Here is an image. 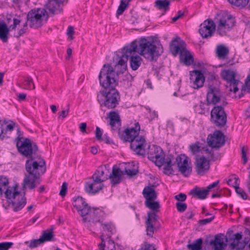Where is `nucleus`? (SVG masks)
<instances>
[{"mask_svg":"<svg viewBox=\"0 0 250 250\" xmlns=\"http://www.w3.org/2000/svg\"><path fill=\"white\" fill-rule=\"evenodd\" d=\"M16 146L21 154L29 158L25 162V169L28 174H25L22 184L23 188L32 189L41 183L40 176L46 171L45 162L40 157L32 156L37 153L38 147L29 138L18 136Z\"/></svg>","mask_w":250,"mask_h":250,"instance_id":"f257e3e1","label":"nucleus"},{"mask_svg":"<svg viewBox=\"0 0 250 250\" xmlns=\"http://www.w3.org/2000/svg\"><path fill=\"white\" fill-rule=\"evenodd\" d=\"M100 85L104 87L97 95L98 102L101 105L112 109L117 106L120 100L119 92L115 89L118 84V73L109 64H104L99 76Z\"/></svg>","mask_w":250,"mask_h":250,"instance_id":"f03ea898","label":"nucleus"},{"mask_svg":"<svg viewBox=\"0 0 250 250\" xmlns=\"http://www.w3.org/2000/svg\"><path fill=\"white\" fill-rule=\"evenodd\" d=\"M140 131V125L136 122L133 127L125 129L122 133L119 132V136L124 141L130 142V148L136 154L144 156L146 154V143L145 138L139 135Z\"/></svg>","mask_w":250,"mask_h":250,"instance_id":"7ed1b4c3","label":"nucleus"},{"mask_svg":"<svg viewBox=\"0 0 250 250\" xmlns=\"http://www.w3.org/2000/svg\"><path fill=\"white\" fill-rule=\"evenodd\" d=\"M136 46L134 52H137L141 56L150 61L156 60L159 55L157 47L153 42L148 41L145 38L131 42L129 45Z\"/></svg>","mask_w":250,"mask_h":250,"instance_id":"20e7f679","label":"nucleus"},{"mask_svg":"<svg viewBox=\"0 0 250 250\" xmlns=\"http://www.w3.org/2000/svg\"><path fill=\"white\" fill-rule=\"evenodd\" d=\"M147 158L158 167L163 166L165 174L167 175L172 174L171 160L169 159L166 162L165 161V154L161 147L156 145L149 146L147 151Z\"/></svg>","mask_w":250,"mask_h":250,"instance_id":"39448f33","label":"nucleus"},{"mask_svg":"<svg viewBox=\"0 0 250 250\" xmlns=\"http://www.w3.org/2000/svg\"><path fill=\"white\" fill-rule=\"evenodd\" d=\"M179 55L180 62L186 66L191 65L194 63V58L191 52L186 48V42L179 36L173 38V55Z\"/></svg>","mask_w":250,"mask_h":250,"instance_id":"423d86ee","label":"nucleus"},{"mask_svg":"<svg viewBox=\"0 0 250 250\" xmlns=\"http://www.w3.org/2000/svg\"><path fill=\"white\" fill-rule=\"evenodd\" d=\"M234 18L228 12L221 11L216 18V28L217 33L221 36L227 35L234 26Z\"/></svg>","mask_w":250,"mask_h":250,"instance_id":"0eeeda50","label":"nucleus"},{"mask_svg":"<svg viewBox=\"0 0 250 250\" xmlns=\"http://www.w3.org/2000/svg\"><path fill=\"white\" fill-rule=\"evenodd\" d=\"M48 18V13L44 8H34L27 14V19L31 28L41 27Z\"/></svg>","mask_w":250,"mask_h":250,"instance_id":"6e6552de","label":"nucleus"},{"mask_svg":"<svg viewBox=\"0 0 250 250\" xmlns=\"http://www.w3.org/2000/svg\"><path fill=\"white\" fill-rule=\"evenodd\" d=\"M12 190H7L6 198L11 200L13 210L18 211L21 210L26 204V199L24 193L18 190V188L11 193Z\"/></svg>","mask_w":250,"mask_h":250,"instance_id":"1a4fd4ad","label":"nucleus"},{"mask_svg":"<svg viewBox=\"0 0 250 250\" xmlns=\"http://www.w3.org/2000/svg\"><path fill=\"white\" fill-rule=\"evenodd\" d=\"M210 121L218 127H224L227 123V114L221 105L214 106L210 112Z\"/></svg>","mask_w":250,"mask_h":250,"instance_id":"9d476101","label":"nucleus"},{"mask_svg":"<svg viewBox=\"0 0 250 250\" xmlns=\"http://www.w3.org/2000/svg\"><path fill=\"white\" fill-rule=\"evenodd\" d=\"M236 72L230 69H225L221 71L220 75L222 78L227 83V86L230 91L236 93L238 90V86L241 84L240 82L236 79Z\"/></svg>","mask_w":250,"mask_h":250,"instance_id":"9b49d317","label":"nucleus"},{"mask_svg":"<svg viewBox=\"0 0 250 250\" xmlns=\"http://www.w3.org/2000/svg\"><path fill=\"white\" fill-rule=\"evenodd\" d=\"M179 171L185 177H188L192 172V166L190 159L185 154H181L176 159Z\"/></svg>","mask_w":250,"mask_h":250,"instance_id":"f8f14e48","label":"nucleus"},{"mask_svg":"<svg viewBox=\"0 0 250 250\" xmlns=\"http://www.w3.org/2000/svg\"><path fill=\"white\" fill-rule=\"evenodd\" d=\"M215 30V23L211 19H207L200 24L199 33L202 38L208 39L213 36Z\"/></svg>","mask_w":250,"mask_h":250,"instance_id":"ddd939ff","label":"nucleus"},{"mask_svg":"<svg viewBox=\"0 0 250 250\" xmlns=\"http://www.w3.org/2000/svg\"><path fill=\"white\" fill-rule=\"evenodd\" d=\"M21 21L19 19L14 18L13 24L8 27L4 21H0V40L3 42H7L10 31L15 30L17 25L20 24Z\"/></svg>","mask_w":250,"mask_h":250,"instance_id":"4468645a","label":"nucleus"},{"mask_svg":"<svg viewBox=\"0 0 250 250\" xmlns=\"http://www.w3.org/2000/svg\"><path fill=\"white\" fill-rule=\"evenodd\" d=\"M208 89L207 94L208 103L214 105L218 104L221 101L222 93L219 85H217V82H215V85L210 83L208 85Z\"/></svg>","mask_w":250,"mask_h":250,"instance_id":"2eb2a0df","label":"nucleus"},{"mask_svg":"<svg viewBox=\"0 0 250 250\" xmlns=\"http://www.w3.org/2000/svg\"><path fill=\"white\" fill-rule=\"evenodd\" d=\"M225 142V136L220 130H215L207 138V143L212 148H220L224 145Z\"/></svg>","mask_w":250,"mask_h":250,"instance_id":"dca6fc26","label":"nucleus"},{"mask_svg":"<svg viewBox=\"0 0 250 250\" xmlns=\"http://www.w3.org/2000/svg\"><path fill=\"white\" fill-rule=\"evenodd\" d=\"M190 152L193 155L198 154L202 150L204 151L207 154L208 158L211 161H215L219 157L218 154H214L212 149H209L207 147L202 146L201 144L197 142L194 144H191L189 146Z\"/></svg>","mask_w":250,"mask_h":250,"instance_id":"f3484780","label":"nucleus"},{"mask_svg":"<svg viewBox=\"0 0 250 250\" xmlns=\"http://www.w3.org/2000/svg\"><path fill=\"white\" fill-rule=\"evenodd\" d=\"M92 181L85 183L84 188L86 192L90 195H94L101 190L104 185L103 180L92 176Z\"/></svg>","mask_w":250,"mask_h":250,"instance_id":"a211bd4d","label":"nucleus"},{"mask_svg":"<svg viewBox=\"0 0 250 250\" xmlns=\"http://www.w3.org/2000/svg\"><path fill=\"white\" fill-rule=\"evenodd\" d=\"M136 46H133L132 45H127L124 47L122 49L121 55H117L119 60L117 63V65H120L123 69H125L127 66V61L128 59L129 56H130L136 48Z\"/></svg>","mask_w":250,"mask_h":250,"instance_id":"6ab92c4d","label":"nucleus"},{"mask_svg":"<svg viewBox=\"0 0 250 250\" xmlns=\"http://www.w3.org/2000/svg\"><path fill=\"white\" fill-rule=\"evenodd\" d=\"M209 161L205 156L196 157L195 169L198 175L203 176L208 171L210 168Z\"/></svg>","mask_w":250,"mask_h":250,"instance_id":"aec40b11","label":"nucleus"},{"mask_svg":"<svg viewBox=\"0 0 250 250\" xmlns=\"http://www.w3.org/2000/svg\"><path fill=\"white\" fill-rule=\"evenodd\" d=\"M190 73V83L194 89L202 87L205 82V76L200 70H194L191 71Z\"/></svg>","mask_w":250,"mask_h":250,"instance_id":"412c9836","label":"nucleus"},{"mask_svg":"<svg viewBox=\"0 0 250 250\" xmlns=\"http://www.w3.org/2000/svg\"><path fill=\"white\" fill-rule=\"evenodd\" d=\"M159 216L155 212H148L147 218L146 222V234L152 237L154 233V227L157 226Z\"/></svg>","mask_w":250,"mask_h":250,"instance_id":"4be33fe9","label":"nucleus"},{"mask_svg":"<svg viewBox=\"0 0 250 250\" xmlns=\"http://www.w3.org/2000/svg\"><path fill=\"white\" fill-rule=\"evenodd\" d=\"M73 205L81 216L84 217L87 215L88 209L90 207L85 202L84 199L79 196L73 198Z\"/></svg>","mask_w":250,"mask_h":250,"instance_id":"5701e85b","label":"nucleus"},{"mask_svg":"<svg viewBox=\"0 0 250 250\" xmlns=\"http://www.w3.org/2000/svg\"><path fill=\"white\" fill-rule=\"evenodd\" d=\"M65 0H49L45 5V10L51 14H58L62 10V4Z\"/></svg>","mask_w":250,"mask_h":250,"instance_id":"b1692460","label":"nucleus"},{"mask_svg":"<svg viewBox=\"0 0 250 250\" xmlns=\"http://www.w3.org/2000/svg\"><path fill=\"white\" fill-rule=\"evenodd\" d=\"M104 211L99 208H91L89 207L87 211V215L83 217V220L84 222L88 221L89 222H100V218H103L104 216Z\"/></svg>","mask_w":250,"mask_h":250,"instance_id":"393cba45","label":"nucleus"},{"mask_svg":"<svg viewBox=\"0 0 250 250\" xmlns=\"http://www.w3.org/2000/svg\"><path fill=\"white\" fill-rule=\"evenodd\" d=\"M242 233L237 232L229 237V246L231 249L240 250L244 248V244L242 243Z\"/></svg>","mask_w":250,"mask_h":250,"instance_id":"a878e982","label":"nucleus"},{"mask_svg":"<svg viewBox=\"0 0 250 250\" xmlns=\"http://www.w3.org/2000/svg\"><path fill=\"white\" fill-rule=\"evenodd\" d=\"M108 117L110 119L109 125L112 131L113 132L117 131L118 134L119 132L122 133L124 131H121L120 128L121 120L119 114L115 111H111L109 113Z\"/></svg>","mask_w":250,"mask_h":250,"instance_id":"bb28decb","label":"nucleus"},{"mask_svg":"<svg viewBox=\"0 0 250 250\" xmlns=\"http://www.w3.org/2000/svg\"><path fill=\"white\" fill-rule=\"evenodd\" d=\"M124 172L120 168L115 166H113L112 172L108 176V179H110L112 186L119 184L121 182L122 176Z\"/></svg>","mask_w":250,"mask_h":250,"instance_id":"cd10ccee","label":"nucleus"},{"mask_svg":"<svg viewBox=\"0 0 250 250\" xmlns=\"http://www.w3.org/2000/svg\"><path fill=\"white\" fill-rule=\"evenodd\" d=\"M15 125V123L13 122L8 124L0 120V139L3 140L7 137V135L14 130Z\"/></svg>","mask_w":250,"mask_h":250,"instance_id":"c85d7f7f","label":"nucleus"},{"mask_svg":"<svg viewBox=\"0 0 250 250\" xmlns=\"http://www.w3.org/2000/svg\"><path fill=\"white\" fill-rule=\"evenodd\" d=\"M8 185V179L6 177L0 176V196H1L4 193L6 197V192L7 190H12L11 193L12 194L18 188L17 185L11 187H9Z\"/></svg>","mask_w":250,"mask_h":250,"instance_id":"c756f323","label":"nucleus"},{"mask_svg":"<svg viewBox=\"0 0 250 250\" xmlns=\"http://www.w3.org/2000/svg\"><path fill=\"white\" fill-rule=\"evenodd\" d=\"M108 165H104L99 167L92 176L97 179L103 180V182L108 179V173L109 172Z\"/></svg>","mask_w":250,"mask_h":250,"instance_id":"7c9ffc66","label":"nucleus"},{"mask_svg":"<svg viewBox=\"0 0 250 250\" xmlns=\"http://www.w3.org/2000/svg\"><path fill=\"white\" fill-rule=\"evenodd\" d=\"M115 231L114 226L112 223L102 224V234L100 238L103 239H110V238Z\"/></svg>","mask_w":250,"mask_h":250,"instance_id":"2f4dec72","label":"nucleus"},{"mask_svg":"<svg viewBox=\"0 0 250 250\" xmlns=\"http://www.w3.org/2000/svg\"><path fill=\"white\" fill-rule=\"evenodd\" d=\"M215 52L216 57L219 60H225L228 59L229 50V48L225 45H217Z\"/></svg>","mask_w":250,"mask_h":250,"instance_id":"473e14b6","label":"nucleus"},{"mask_svg":"<svg viewBox=\"0 0 250 250\" xmlns=\"http://www.w3.org/2000/svg\"><path fill=\"white\" fill-rule=\"evenodd\" d=\"M170 2L168 0H156L154 2V7L162 12V15H164L170 10Z\"/></svg>","mask_w":250,"mask_h":250,"instance_id":"72a5a7b5","label":"nucleus"},{"mask_svg":"<svg viewBox=\"0 0 250 250\" xmlns=\"http://www.w3.org/2000/svg\"><path fill=\"white\" fill-rule=\"evenodd\" d=\"M238 178L234 177L233 179H229L228 181L229 185H232L234 187L235 191L239 196L244 200L247 199V195L246 192L239 187Z\"/></svg>","mask_w":250,"mask_h":250,"instance_id":"f704fd0d","label":"nucleus"},{"mask_svg":"<svg viewBox=\"0 0 250 250\" xmlns=\"http://www.w3.org/2000/svg\"><path fill=\"white\" fill-rule=\"evenodd\" d=\"M137 53V52H134L129 57L130 58V65L133 70H136L142 63V58L136 54Z\"/></svg>","mask_w":250,"mask_h":250,"instance_id":"c9c22d12","label":"nucleus"},{"mask_svg":"<svg viewBox=\"0 0 250 250\" xmlns=\"http://www.w3.org/2000/svg\"><path fill=\"white\" fill-rule=\"evenodd\" d=\"M210 244L213 246L214 250H223L226 247L221 235L215 236L214 239L210 242Z\"/></svg>","mask_w":250,"mask_h":250,"instance_id":"e433bc0d","label":"nucleus"},{"mask_svg":"<svg viewBox=\"0 0 250 250\" xmlns=\"http://www.w3.org/2000/svg\"><path fill=\"white\" fill-rule=\"evenodd\" d=\"M143 194L146 201H154L157 198L156 193L152 187H145L143 190Z\"/></svg>","mask_w":250,"mask_h":250,"instance_id":"4c0bfd02","label":"nucleus"},{"mask_svg":"<svg viewBox=\"0 0 250 250\" xmlns=\"http://www.w3.org/2000/svg\"><path fill=\"white\" fill-rule=\"evenodd\" d=\"M189 193L193 197L202 200L207 197L208 192L206 189L201 190L200 188L196 187L191 190Z\"/></svg>","mask_w":250,"mask_h":250,"instance_id":"58836bf2","label":"nucleus"},{"mask_svg":"<svg viewBox=\"0 0 250 250\" xmlns=\"http://www.w3.org/2000/svg\"><path fill=\"white\" fill-rule=\"evenodd\" d=\"M133 78L129 73H126L123 75L122 79L120 81V83L125 88H129L132 85V82Z\"/></svg>","mask_w":250,"mask_h":250,"instance_id":"ea45409f","label":"nucleus"},{"mask_svg":"<svg viewBox=\"0 0 250 250\" xmlns=\"http://www.w3.org/2000/svg\"><path fill=\"white\" fill-rule=\"evenodd\" d=\"M146 206L152 210L149 212H155L156 215L157 212L159 211L160 206L158 202H155L153 201H146Z\"/></svg>","mask_w":250,"mask_h":250,"instance_id":"a19ab883","label":"nucleus"},{"mask_svg":"<svg viewBox=\"0 0 250 250\" xmlns=\"http://www.w3.org/2000/svg\"><path fill=\"white\" fill-rule=\"evenodd\" d=\"M203 240L199 238L194 241L192 243L188 244L187 248L190 250H202Z\"/></svg>","mask_w":250,"mask_h":250,"instance_id":"79ce46f5","label":"nucleus"},{"mask_svg":"<svg viewBox=\"0 0 250 250\" xmlns=\"http://www.w3.org/2000/svg\"><path fill=\"white\" fill-rule=\"evenodd\" d=\"M23 85L24 86V88L26 89L31 90L35 88L33 80L30 77H26L24 78Z\"/></svg>","mask_w":250,"mask_h":250,"instance_id":"37998d69","label":"nucleus"},{"mask_svg":"<svg viewBox=\"0 0 250 250\" xmlns=\"http://www.w3.org/2000/svg\"><path fill=\"white\" fill-rule=\"evenodd\" d=\"M53 237V232L51 230H45L40 237V239L42 243L45 242L50 241Z\"/></svg>","mask_w":250,"mask_h":250,"instance_id":"c03bdc74","label":"nucleus"},{"mask_svg":"<svg viewBox=\"0 0 250 250\" xmlns=\"http://www.w3.org/2000/svg\"><path fill=\"white\" fill-rule=\"evenodd\" d=\"M129 1L128 0H121L120 4L118 7V8L116 12V14L117 15H122L125 9L126 8L127 5L128 4V2Z\"/></svg>","mask_w":250,"mask_h":250,"instance_id":"a18cd8bd","label":"nucleus"},{"mask_svg":"<svg viewBox=\"0 0 250 250\" xmlns=\"http://www.w3.org/2000/svg\"><path fill=\"white\" fill-rule=\"evenodd\" d=\"M232 5L237 7H243L248 4L249 0H228Z\"/></svg>","mask_w":250,"mask_h":250,"instance_id":"49530a36","label":"nucleus"},{"mask_svg":"<svg viewBox=\"0 0 250 250\" xmlns=\"http://www.w3.org/2000/svg\"><path fill=\"white\" fill-rule=\"evenodd\" d=\"M175 206L177 210L180 212H184L187 208V204L184 202H177Z\"/></svg>","mask_w":250,"mask_h":250,"instance_id":"de8ad7c7","label":"nucleus"},{"mask_svg":"<svg viewBox=\"0 0 250 250\" xmlns=\"http://www.w3.org/2000/svg\"><path fill=\"white\" fill-rule=\"evenodd\" d=\"M27 29V23L26 22L23 25L22 27L19 30L18 33L17 34H14V37H15L16 38H19L20 36L23 35L26 32Z\"/></svg>","mask_w":250,"mask_h":250,"instance_id":"09e8293b","label":"nucleus"},{"mask_svg":"<svg viewBox=\"0 0 250 250\" xmlns=\"http://www.w3.org/2000/svg\"><path fill=\"white\" fill-rule=\"evenodd\" d=\"M42 244H43V243L41 242L40 238H39L38 239H34V240H31L30 241L28 246L31 249H33V248H35L37 247L38 246H39V245H40Z\"/></svg>","mask_w":250,"mask_h":250,"instance_id":"8fccbe9b","label":"nucleus"},{"mask_svg":"<svg viewBox=\"0 0 250 250\" xmlns=\"http://www.w3.org/2000/svg\"><path fill=\"white\" fill-rule=\"evenodd\" d=\"M185 17V11L184 10H178L176 15L173 17V22H175L177 20L183 19Z\"/></svg>","mask_w":250,"mask_h":250,"instance_id":"3c124183","label":"nucleus"},{"mask_svg":"<svg viewBox=\"0 0 250 250\" xmlns=\"http://www.w3.org/2000/svg\"><path fill=\"white\" fill-rule=\"evenodd\" d=\"M13 245L12 242H6L0 243V250H8Z\"/></svg>","mask_w":250,"mask_h":250,"instance_id":"603ef678","label":"nucleus"},{"mask_svg":"<svg viewBox=\"0 0 250 250\" xmlns=\"http://www.w3.org/2000/svg\"><path fill=\"white\" fill-rule=\"evenodd\" d=\"M101 239V242L98 244V247L99 250H107V242L106 239Z\"/></svg>","mask_w":250,"mask_h":250,"instance_id":"864d4df0","label":"nucleus"},{"mask_svg":"<svg viewBox=\"0 0 250 250\" xmlns=\"http://www.w3.org/2000/svg\"><path fill=\"white\" fill-rule=\"evenodd\" d=\"M175 199L177 200L178 202H183L187 199V195L183 193H180L174 197Z\"/></svg>","mask_w":250,"mask_h":250,"instance_id":"5fc2aeb1","label":"nucleus"},{"mask_svg":"<svg viewBox=\"0 0 250 250\" xmlns=\"http://www.w3.org/2000/svg\"><path fill=\"white\" fill-rule=\"evenodd\" d=\"M67 186L68 185L67 183L64 182L62 183L59 193L61 196L63 197L65 195L67 192Z\"/></svg>","mask_w":250,"mask_h":250,"instance_id":"6e6d98bb","label":"nucleus"},{"mask_svg":"<svg viewBox=\"0 0 250 250\" xmlns=\"http://www.w3.org/2000/svg\"><path fill=\"white\" fill-rule=\"evenodd\" d=\"M216 74L214 72H208V74H207L206 77H207V79L211 81H213L214 80V82H213V83L212 84H213L214 85H215V82H216ZM217 82V83L218 82L216 81Z\"/></svg>","mask_w":250,"mask_h":250,"instance_id":"4d7b16f0","label":"nucleus"},{"mask_svg":"<svg viewBox=\"0 0 250 250\" xmlns=\"http://www.w3.org/2000/svg\"><path fill=\"white\" fill-rule=\"evenodd\" d=\"M241 155L243 163L246 164L248 162V158L247 157V151L244 146L241 148Z\"/></svg>","mask_w":250,"mask_h":250,"instance_id":"13d9d810","label":"nucleus"},{"mask_svg":"<svg viewBox=\"0 0 250 250\" xmlns=\"http://www.w3.org/2000/svg\"><path fill=\"white\" fill-rule=\"evenodd\" d=\"M138 172V171L134 168H132V169L125 168L124 174H126L127 175L132 176L133 175H136Z\"/></svg>","mask_w":250,"mask_h":250,"instance_id":"bf43d9fd","label":"nucleus"},{"mask_svg":"<svg viewBox=\"0 0 250 250\" xmlns=\"http://www.w3.org/2000/svg\"><path fill=\"white\" fill-rule=\"evenodd\" d=\"M107 245L106 250H115V245L114 242L111 239H107Z\"/></svg>","mask_w":250,"mask_h":250,"instance_id":"052dcab7","label":"nucleus"},{"mask_svg":"<svg viewBox=\"0 0 250 250\" xmlns=\"http://www.w3.org/2000/svg\"><path fill=\"white\" fill-rule=\"evenodd\" d=\"M103 131L100 127L97 126L96 128L95 135L97 139L99 141L102 140V139Z\"/></svg>","mask_w":250,"mask_h":250,"instance_id":"680f3d73","label":"nucleus"},{"mask_svg":"<svg viewBox=\"0 0 250 250\" xmlns=\"http://www.w3.org/2000/svg\"><path fill=\"white\" fill-rule=\"evenodd\" d=\"M214 219V216H212L209 218H207L205 219L200 220L199 222L201 225H204L211 222Z\"/></svg>","mask_w":250,"mask_h":250,"instance_id":"e2e57ef3","label":"nucleus"},{"mask_svg":"<svg viewBox=\"0 0 250 250\" xmlns=\"http://www.w3.org/2000/svg\"><path fill=\"white\" fill-rule=\"evenodd\" d=\"M101 141H104L108 144H111L113 143L112 140L109 138V137L106 134H104Z\"/></svg>","mask_w":250,"mask_h":250,"instance_id":"0e129e2a","label":"nucleus"},{"mask_svg":"<svg viewBox=\"0 0 250 250\" xmlns=\"http://www.w3.org/2000/svg\"><path fill=\"white\" fill-rule=\"evenodd\" d=\"M245 90L250 91V75H248L245 82Z\"/></svg>","mask_w":250,"mask_h":250,"instance_id":"69168bd1","label":"nucleus"},{"mask_svg":"<svg viewBox=\"0 0 250 250\" xmlns=\"http://www.w3.org/2000/svg\"><path fill=\"white\" fill-rule=\"evenodd\" d=\"M69 109L66 110H62L61 112L59 113V118H61L62 119H64L68 114Z\"/></svg>","mask_w":250,"mask_h":250,"instance_id":"338daca9","label":"nucleus"},{"mask_svg":"<svg viewBox=\"0 0 250 250\" xmlns=\"http://www.w3.org/2000/svg\"><path fill=\"white\" fill-rule=\"evenodd\" d=\"M219 181H217L216 182H214L213 183H212V184H210L209 185H208L207 188H206V189L208 191V193L209 192V191L211 189L216 187L219 184Z\"/></svg>","mask_w":250,"mask_h":250,"instance_id":"774afa93","label":"nucleus"}]
</instances>
